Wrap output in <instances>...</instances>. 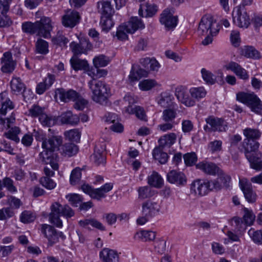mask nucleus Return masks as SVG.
I'll use <instances>...</instances> for the list:
<instances>
[{
    "mask_svg": "<svg viewBox=\"0 0 262 262\" xmlns=\"http://www.w3.org/2000/svg\"><path fill=\"white\" fill-rule=\"evenodd\" d=\"M244 214L243 216V221L247 226L251 225L253 224L255 220V215L252 210H249L247 208H244Z\"/></svg>",
    "mask_w": 262,
    "mask_h": 262,
    "instance_id": "09e8293b",
    "label": "nucleus"
},
{
    "mask_svg": "<svg viewBox=\"0 0 262 262\" xmlns=\"http://www.w3.org/2000/svg\"><path fill=\"white\" fill-rule=\"evenodd\" d=\"M49 214V221L56 227L61 228L63 226L60 216L69 220L75 215L74 211L68 205H61L58 202L53 203L51 207Z\"/></svg>",
    "mask_w": 262,
    "mask_h": 262,
    "instance_id": "7ed1b4c3",
    "label": "nucleus"
},
{
    "mask_svg": "<svg viewBox=\"0 0 262 262\" xmlns=\"http://www.w3.org/2000/svg\"><path fill=\"white\" fill-rule=\"evenodd\" d=\"M1 71L5 73H11L15 69V62L12 59V54L9 52L4 53L1 58Z\"/></svg>",
    "mask_w": 262,
    "mask_h": 262,
    "instance_id": "412c9836",
    "label": "nucleus"
},
{
    "mask_svg": "<svg viewBox=\"0 0 262 262\" xmlns=\"http://www.w3.org/2000/svg\"><path fill=\"white\" fill-rule=\"evenodd\" d=\"M233 21L234 24L241 28H247L250 24V19L247 12L242 11L241 9L237 8L232 13Z\"/></svg>",
    "mask_w": 262,
    "mask_h": 262,
    "instance_id": "f8f14e48",
    "label": "nucleus"
},
{
    "mask_svg": "<svg viewBox=\"0 0 262 262\" xmlns=\"http://www.w3.org/2000/svg\"><path fill=\"white\" fill-rule=\"evenodd\" d=\"M178 106L168 108L163 111L162 118L165 122H173L177 116Z\"/></svg>",
    "mask_w": 262,
    "mask_h": 262,
    "instance_id": "e433bc0d",
    "label": "nucleus"
},
{
    "mask_svg": "<svg viewBox=\"0 0 262 262\" xmlns=\"http://www.w3.org/2000/svg\"><path fill=\"white\" fill-rule=\"evenodd\" d=\"M66 198L74 207H77L82 202L81 196L78 194H71L66 196Z\"/></svg>",
    "mask_w": 262,
    "mask_h": 262,
    "instance_id": "0e129e2a",
    "label": "nucleus"
},
{
    "mask_svg": "<svg viewBox=\"0 0 262 262\" xmlns=\"http://www.w3.org/2000/svg\"><path fill=\"white\" fill-rule=\"evenodd\" d=\"M43 149L39 154L38 160L43 164H50L53 170H57L59 166L54 158V152L47 149Z\"/></svg>",
    "mask_w": 262,
    "mask_h": 262,
    "instance_id": "2eb2a0df",
    "label": "nucleus"
},
{
    "mask_svg": "<svg viewBox=\"0 0 262 262\" xmlns=\"http://www.w3.org/2000/svg\"><path fill=\"white\" fill-rule=\"evenodd\" d=\"M94 66L96 68L107 66L109 63L108 58L103 55L95 57L93 59Z\"/></svg>",
    "mask_w": 262,
    "mask_h": 262,
    "instance_id": "5fc2aeb1",
    "label": "nucleus"
},
{
    "mask_svg": "<svg viewBox=\"0 0 262 262\" xmlns=\"http://www.w3.org/2000/svg\"><path fill=\"white\" fill-rule=\"evenodd\" d=\"M236 99L249 106L252 112L262 114V103L253 93H238L236 94Z\"/></svg>",
    "mask_w": 262,
    "mask_h": 262,
    "instance_id": "423d86ee",
    "label": "nucleus"
},
{
    "mask_svg": "<svg viewBox=\"0 0 262 262\" xmlns=\"http://www.w3.org/2000/svg\"><path fill=\"white\" fill-rule=\"evenodd\" d=\"M260 133L256 129L247 128L244 130V135L246 137L245 139L254 140L258 139L260 136Z\"/></svg>",
    "mask_w": 262,
    "mask_h": 262,
    "instance_id": "49530a36",
    "label": "nucleus"
},
{
    "mask_svg": "<svg viewBox=\"0 0 262 262\" xmlns=\"http://www.w3.org/2000/svg\"><path fill=\"white\" fill-rule=\"evenodd\" d=\"M62 143V138L61 136L52 135L42 141L41 147L43 149H47L54 152L56 150H60L59 147Z\"/></svg>",
    "mask_w": 262,
    "mask_h": 262,
    "instance_id": "dca6fc26",
    "label": "nucleus"
},
{
    "mask_svg": "<svg viewBox=\"0 0 262 262\" xmlns=\"http://www.w3.org/2000/svg\"><path fill=\"white\" fill-rule=\"evenodd\" d=\"M196 168L207 174L212 176L221 173V170L215 163L207 161L199 162L196 165Z\"/></svg>",
    "mask_w": 262,
    "mask_h": 262,
    "instance_id": "aec40b11",
    "label": "nucleus"
},
{
    "mask_svg": "<svg viewBox=\"0 0 262 262\" xmlns=\"http://www.w3.org/2000/svg\"><path fill=\"white\" fill-rule=\"evenodd\" d=\"M207 123L204 126V129L206 132H225L227 128V123L222 118L211 116L206 118Z\"/></svg>",
    "mask_w": 262,
    "mask_h": 262,
    "instance_id": "9d476101",
    "label": "nucleus"
},
{
    "mask_svg": "<svg viewBox=\"0 0 262 262\" xmlns=\"http://www.w3.org/2000/svg\"><path fill=\"white\" fill-rule=\"evenodd\" d=\"M105 150V148H102L100 149L97 146L96 147L94 153L92 156V159L95 165L99 166L105 164L106 162Z\"/></svg>",
    "mask_w": 262,
    "mask_h": 262,
    "instance_id": "c85d7f7f",
    "label": "nucleus"
},
{
    "mask_svg": "<svg viewBox=\"0 0 262 262\" xmlns=\"http://www.w3.org/2000/svg\"><path fill=\"white\" fill-rule=\"evenodd\" d=\"M39 121L43 126L51 127L56 123L57 118L55 116H49L43 113L40 116Z\"/></svg>",
    "mask_w": 262,
    "mask_h": 262,
    "instance_id": "a19ab883",
    "label": "nucleus"
},
{
    "mask_svg": "<svg viewBox=\"0 0 262 262\" xmlns=\"http://www.w3.org/2000/svg\"><path fill=\"white\" fill-rule=\"evenodd\" d=\"M241 54L247 58L252 59L260 58V53L252 46H245L241 48Z\"/></svg>",
    "mask_w": 262,
    "mask_h": 262,
    "instance_id": "473e14b6",
    "label": "nucleus"
},
{
    "mask_svg": "<svg viewBox=\"0 0 262 262\" xmlns=\"http://www.w3.org/2000/svg\"><path fill=\"white\" fill-rule=\"evenodd\" d=\"M217 175L218 178L214 180H218L219 183L221 184V188L222 187L226 188L229 187V183L231 180L230 177L225 173L222 169L221 170V173L219 172Z\"/></svg>",
    "mask_w": 262,
    "mask_h": 262,
    "instance_id": "8fccbe9b",
    "label": "nucleus"
},
{
    "mask_svg": "<svg viewBox=\"0 0 262 262\" xmlns=\"http://www.w3.org/2000/svg\"><path fill=\"white\" fill-rule=\"evenodd\" d=\"M177 138L174 133H170L161 137L159 139L160 147L164 148L165 147H170L176 142Z\"/></svg>",
    "mask_w": 262,
    "mask_h": 262,
    "instance_id": "7c9ffc66",
    "label": "nucleus"
},
{
    "mask_svg": "<svg viewBox=\"0 0 262 262\" xmlns=\"http://www.w3.org/2000/svg\"><path fill=\"white\" fill-rule=\"evenodd\" d=\"M147 75L148 72L146 70L137 68L135 65H133L128 76V80L130 83L133 84L135 82L139 81L142 77H146Z\"/></svg>",
    "mask_w": 262,
    "mask_h": 262,
    "instance_id": "b1692460",
    "label": "nucleus"
},
{
    "mask_svg": "<svg viewBox=\"0 0 262 262\" xmlns=\"http://www.w3.org/2000/svg\"><path fill=\"white\" fill-rule=\"evenodd\" d=\"M124 25L127 28V32L129 33H134L137 30L145 28V25L142 21L137 16L132 17Z\"/></svg>",
    "mask_w": 262,
    "mask_h": 262,
    "instance_id": "a878e982",
    "label": "nucleus"
},
{
    "mask_svg": "<svg viewBox=\"0 0 262 262\" xmlns=\"http://www.w3.org/2000/svg\"><path fill=\"white\" fill-rule=\"evenodd\" d=\"M154 247L156 252L162 254L164 253L166 249V242L163 239L156 241L154 242Z\"/></svg>",
    "mask_w": 262,
    "mask_h": 262,
    "instance_id": "338daca9",
    "label": "nucleus"
},
{
    "mask_svg": "<svg viewBox=\"0 0 262 262\" xmlns=\"http://www.w3.org/2000/svg\"><path fill=\"white\" fill-rule=\"evenodd\" d=\"M52 41L54 45L61 47H67V44L69 42V39L64 35L57 34L52 39Z\"/></svg>",
    "mask_w": 262,
    "mask_h": 262,
    "instance_id": "6e6d98bb",
    "label": "nucleus"
},
{
    "mask_svg": "<svg viewBox=\"0 0 262 262\" xmlns=\"http://www.w3.org/2000/svg\"><path fill=\"white\" fill-rule=\"evenodd\" d=\"M89 85L93 93V100L97 103L106 105L110 94L107 85L104 81L93 78L89 82Z\"/></svg>",
    "mask_w": 262,
    "mask_h": 262,
    "instance_id": "20e7f679",
    "label": "nucleus"
},
{
    "mask_svg": "<svg viewBox=\"0 0 262 262\" xmlns=\"http://www.w3.org/2000/svg\"><path fill=\"white\" fill-rule=\"evenodd\" d=\"M248 234L255 243L262 244V230L255 231L251 229L248 231Z\"/></svg>",
    "mask_w": 262,
    "mask_h": 262,
    "instance_id": "052dcab7",
    "label": "nucleus"
},
{
    "mask_svg": "<svg viewBox=\"0 0 262 262\" xmlns=\"http://www.w3.org/2000/svg\"><path fill=\"white\" fill-rule=\"evenodd\" d=\"M79 13L75 11H69L62 16V25L68 28H73L80 21Z\"/></svg>",
    "mask_w": 262,
    "mask_h": 262,
    "instance_id": "f3484780",
    "label": "nucleus"
},
{
    "mask_svg": "<svg viewBox=\"0 0 262 262\" xmlns=\"http://www.w3.org/2000/svg\"><path fill=\"white\" fill-rule=\"evenodd\" d=\"M175 95L178 100L187 107L192 106L195 105L193 98L190 94V91L183 86L176 88Z\"/></svg>",
    "mask_w": 262,
    "mask_h": 262,
    "instance_id": "9b49d317",
    "label": "nucleus"
},
{
    "mask_svg": "<svg viewBox=\"0 0 262 262\" xmlns=\"http://www.w3.org/2000/svg\"><path fill=\"white\" fill-rule=\"evenodd\" d=\"M148 183L150 186L160 188L163 185V179L158 172L154 171L148 177Z\"/></svg>",
    "mask_w": 262,
    "mask_h": 262,
    "instance_id": "ea45409f",
    "label": "nucleus"
},
{
    "mask_svg": "<svg viewBox=\"0 0 262 262\" xmlns=\"http://www.w3.org/2000/svg\"><path fill=\"white\" fill-rule=\"evenodd\" d=\"M81 178V169L76 167L74 169L70 175V182L72 185H76L80 181Z\"/></svg>",
    "mask_w": 262,
    "mask_h": 262,
    "instance_id": "de8ad7c7",
    "label": "nucleus"
},
{
    "mask_svg": "<svg viewBox=\"0 0 262 262\" xmlns=\"http://www.w3.org/2000/svg\"><path fill=\"white\" fill-rule=\"evenodd\" d=\"M156 82L152 79H145L140 81L139 83V88L142 91H148L154 88Z\"/></svg>",
    "mask_w": 262,
    "mask_h": 262,
    "instance_id": "4d7b16f0",
    "label": "nucleus"
},
{
    "mask_svg": "<svg viewBox=\"0 0 262 262\" xmlns=\"http://www.w3.org/2000/svg\"><path fill=\"white\" fill-rule=\"evenodd\" d=\"M190 94L193 98L194 104L196 101L204 97L206 95V91L203 88H192L190 89Z\"/></svg>",
    "mask_w": 262,
    "mask_h": 262,
    "instance_id": "c03bdc74",
    "label": "nucleus"
},
{
    "mask_svg": "<svg viewBox=\"0 0 262 262\" xmlns=\"http://www.w3.org/2000/svg\"><path fill=\"white\" fill-rule=\"evenodd\" d=\"M208 148L212 154L219 152L222 150V141L215 140L208 143Z\"/></svg>",
    "mask_w": 262,
    "mask_h": 262,
    "instance_id": "864d4df0",
    "label": "nucleus"
},
{
    "mask_svg": "<svg viewBox=\"0 0 262 262\" xmlns=\"http://www.w3.org/2000/svg\"><path fill=\"white\" fill-rule=\"evenodd\" d=\"M160 21L162 25L165 26L166 28L170 30L176 27L178 17L173 16L169 10L165 9L161 14Z\"/></svg>",
    "mask_w": 262,
    "mask_h": 262,
    "instance_id": "6ab92c4d",
    "label": "nucleus"
},
{
    "mask_svg": "<svg viewBox=\"0 0 262 262\" xmlns=\"http://www.w3.org/2000/svg\"><path fill=\"white\" fill-rule=\"evenodd\" d=\"M91 47L92 45L89 41L85 38L80 39L79 42L73 41L70 45V47L74 53V56L85 54L91 49Z\"/></svg>",
    "mask_w": 262,
    "mask_h": 262,
    "instance_id": "4468645a",
    "label": "nucleus"
},
{
    "mask_svg": "<svg viewBox=\"0 0 262 262\" xmlns=\"http://www.w3.org/2000/svg\"><path fill=\"white\" fill-rule=\"evenodd\" d=\"M70 63L72 68L75 71L88 70L89 64L86 60H82L77 56H73L70 59Z\"/></svg>",
    "mask_w": 262,
    "mask_h": 262,
    "instance_id": "2f4dec72",
    "label": "nucleus"
},
{
    "mask_svg": "<svg viewBox=\"0 0 262 262\" xmlns=\"http://www.w3.org/2000/svg\"><path fill=\"white\" fill-rule=\"evenodd\" d=\"M239 184L245 199L249 203L255 202L256 200V194L253 190L252 184L246 179L239 180Z\"/></svg>",
    "mask_w": 262,
    "mask_h": 262,
    "instance_id": "ddd939ff",
    "label": "nucleus"
},
{
    "mask_svg": "<svg viewBox=\"0 0 262 262\" xmlns=\"http://www.w3.org/2000/svg\"><path fill=\"white\" fill-rule=\"evenodd\" d=\"M66 138L70 141L78 142L80 140V133L77 129H71L64 132Z\"/></svg>",
    "mask_w": 262,
    "mask_h": 262,
    "instance_id": "3c124183",
    "label": "nucleus"
},
{
    "mask_svg": "<svg viewBox=\"0 0 262 262\" xmlns=\"http://www.w3.org/2000/svg\"><path fill=\"white\" fill-rule=\"evenodd\" d=\"M60 121L62 124L75 125L79 122V117L78 116L73 115L70 111H69L61 115Z\"/></svg>",
    "mask_w": 262,
    "mask_h": 262,
    "instance_id": "c756f323",
    "label": "nucleus"
},
{
    "mask_svg": "<svg viewBox=\"0 0 262 262\" xmlns=\"http://www.w3.org/2000/svg\"><path fill=\"white\" fill-rule=\"evenodd\" d=\"M127 28L125 25H120L117 29L116 32V36L117 38L120 40H125L127 39Z\"/></svg>",
    "mask_w": 262,
    "mask_h": 262,
    "instance_id": "69168bd1",
    "label": "nucleus"
},
{
    "mask_svg": "<svg viewBox=\"0 0 262 262\" xmlns=\"http://www.w3.org/2000/svg\"><path fill=\"white\" fill-rule=\"evenodd\" d=\"M225 68L226 70L232 71L239 79L245 81L249 79L248 72L235 62L231 61L226 64Z\"/></svg>",
    "mask_w": 262,
    "mask_h": 262,
    "instance_id": "4be33fe9",
    "label": "nucleus"
},
{
    "mask_svg": "<svg viewBox=\"0 0 262 262\" xmlns=\"http://www.w3.org/2000/svg\"><path fill=\"white\" fill-rule=\"evenodd\" d=\"M56 95L58 96L59 99L64 102L69 101H75L79 94L75 91L69 90L66 91L63 89H58L56 91Z\"/></svg>",
    "mask_w": 262,
    "mask_h": 262,
    "instance_id": "5701e85b",
    "label": "nucleus"
},
{
    "mask_svg": "<svg viewBox=\"0 0 262 262\" xmlns=\"http://www.w3.org/2000/svg\"><path fill=\"white\" fill-rule=\"evenodd\" d=\"M158 104L165 109L178 106L177 104L174 102L173 96L166 93H162L161 95Z\"/></svg>",
    "mask_w": 262,
    "mask_h": 262,
    "instance_id": "bb28decb",
    "label": "nucleus"
},
{
    "mask_svg": "<svg viewBox=\"0 0 262 262\" xmlns=\"http://www.w3.org/2000/svg\"><path fill=\"white\" fill-rule=\"evenodd\" d=\"M167 180L170 183L177 186H184L187 183V178L185 174L175 170H172L167 173Z\"/></svg>",
    "mask_w": 262,
    "mask_h": 262,
    "instance_id": "a211bd4d",
    "label": "nucleus"
},
{
    "mask_svg": "<svg viewBox=\"0 0 262 262\" xmlns=\"http://www.w3.org/2000/svg\"><path fill=\"white\" fill-rule=\"evenodd\" d=\"M99 256L103 262H119L117 252L108 248H103L100 252Z\"/></svg>",
    "mask_w": 262,
    "mask_h": 262,
    "instance_id": "393cba45",
    "label": "nucleus"
},
{
    "mask_svg": "<svg viewBox=\"0 0 262 262\" xmlns=\"http://www.w3.org/2000/svg\"><path fill=\"white\" fill-rule=\"evenodd\" d=\"M78 147L75 144L68 142L64 144L60 148L61 154L64 157H71L78 151Z\"/></svg>",
    "mask_w": 262,
    "mask_h": 262,
    "instance_id": "cd10ccee",
    "label": "nucleus"
},
{
    "mask_svg": "<svg viewBox=\"0 0 262 262\" xmlns=\"http://www.w3.org/2000/svg\"><path fill=\"white\" fill-rule=\"evenodd\" d=\"M140 63L145 68L151 71H157L160 68V64L155 58H150L146 57L141 58L140 60Z\"/></svg>",
    "mask_w": 262,
    "mask_h": 262,
    "instance_id": "f704fd0d",
    "label": "nucleus"
},
{
    "mask_svg": "<svg viewBox=\"0 0 262 262\" xmlns=\"http://www.w3.org/2000/svg\"><path fill=\"white\" fill-rule=\"evenodd\" d=\"M41 232L48 239V245L52 246L59 242V238L64 240L66 236L61 231H57L53 226L48 224H42Z\"/></svg>",
    "mask_w": 262,
    "mask_h": 262,
    "instance_id": "1a4fd4ad",
    "label": "nucleus"
},
{
    "mask_svg": "<svg viewBox=\"0 0 262 262\" xmlns=\"http://www.w3.org/2000/svg\"><path fill=\"white\" fill-rule=\"evenodd\" d=\"M183 158L187 166H192L197 161V156L194 152L187 153L183 156Z\"/></svg>",
    "mask_w": 262,
    "mask_h": 262,
    "instance_id": "680f3d73",
    "label": "nucleus"
},
{
    "mask_svg": "<svg viewBox=\"0 0 262 262\" xmlns=\"http://www.w3.org/2000/svg\"><path fill=\"white\" fill-rule=\"evenodd\" d=\"M3 187H6L7 190L11 192L17 191L16 187L13 184V181L10 178L6 177L3 180Z\"/></svg>",
    "mask_w": 262,
    "mask_h": 262,
    "instance_id": "e2e57ef3",
    "label": "nucleus"
},
{
    "mask_svg": "<svg viewBox=\"0 0 262 262\" xmlns=\"http://www.w3.org/2000/svg\"><path fill=\"white\" fill-rule=\"evenodd\" d=\"M112 16L106 15L101 16L100 24L103 31L107 32L114 26Z\"/></svg>",
    "mask_w": 262,
    "mask_h": 262,
    "instance_id": "37998d69",
    "label": "nucleus"
},
{
    "mask_svg": "<svg viewBox=\"0 0 262 262\" xmlns=\"http://www.w3.org/2000/svg\"><path fill=\"white\" fill-rule=\"evenodd\" d=\"M201 73L204 80L209 84H213L216 81V76L211 72L205 69L201 70Z\"/></svg>",
    "mask_w": 262,
    "mask_h": 262,
    "instance_id": "603ef678",
    "label": "nucleus"
},
{
    "mask_svg": "<svg viewBox=\"0 0 262 262\" xmlns=\"http://www.w3.org/2000/svg\"><path fill=\"white\" fill-rule=\"evenodd\" d=\"M160 210L159 205L155 202L148 200L142 205V216L138 218L137 222L139 225H144Z\"/></svg>",
    "mask_w": 262,
    "mask_h": 262,
    "instance_id": "6e6552de",
    "label": "nucleus"
},
{
    "mask_svg": "<svg viewBox=\"0 0 262 262\" xmlns=\"http://www.w3.org/2000/svg\"><path fill=\"white\" fill-rule=\"evenodd\" d=\"M40 183L46 188L51 190L54 188L56 184L50 177H42L39 180Z\"/></svg>",
    "mask_w": 262,
    "mask_h": 262,
    "instance_id": "13d9d810",
    "label": "nucleus"
},
{
    "mask_svg": "<svg viewBox=\"0 0 262 262\" xmlns=\"http://www.w3.org/2000/svg\"><path fill=\"white\" fill-rule=\"evenodd\" d=\"M139 198L144 199L151 197L153 194L151 191V189L148 186L140 187L138 189Z\"/></svg>",
    "mask_w": 262,
    "mask_h": 262,
    "instance_id": "bf43d9fd",
    "label": "nucleus"
},
{
    "mask_svg": "<svg viewBox=\"0 0 262 262\" xmlns=\"http://www.w3.org/2000/svg\"><path fill=\"white\" fill-rule=\"evenodd\" d=\"M12 93L18 95L26 90V86L19 77L13 78L10 82Z\"/></svg>",
    "mask_w": 262,
    "mask_h": 262,
    "instance_id": "72a5a7b5",
    "label": "nucleus"
},
{
    "mask_svg": "<svg viewBox=\"0 0 262 262\" xmlns=\"http://www.w3.org/2000/svg\"><path fill=\"white\" fill-rule=\"evenodd\" d=\"M163 148L158 146L154 148L152 151V156L154 159L159 162L161 164H165L168 160L167 154L163 151Z\"/></svg>",
    "mask_w": 262,
    "mask_h": 262,
    "instance_id": "c9c22d12",
    "label": "nucleus"
},
{
    "mask_svg": "<svg viewBox=\"0 0 262 262\" xmlns=\"http://www.w3.org/2000/svg\"><path fill=\"white\" fill-rule=\"evenodd\" d=\"M22 30L26 33L31 35L36 34L37 35L45 38L51 37V31L52 26L50 18L42 16L39 20L35 23L26 21L22 24Z\"/></svg>",
    "mask_w": 262,
    "mask_h": 262,
    "instance_id": "f257e3e1",
    "label": "nucleus"
},
{
    "mask_svg": "<svg viewBox=\"0 0 262 262\" xmlns=\"http://www.w3.org/2000/svg\"><path fill=\"white\" fill-rule=\"evenodd\" d=\"M259 143L254 140L244 139L243 147L245 155L252 168L258 170L261 167V154L258 151Z\"/></svg>",
    "mask_w": 262,
    "mask_h": 262,
    "instance_id": "f03ea898",
    "label": "nucleus"
},
{
    "mask_svg": "<svg viewBox=\"0 0 262 262\" xmlns=\"http://www.w3.org/2000/svg\"><path fill=\"white\" fill-rule=\"evenodd\" d=\"M99 11L102 15L112 16L114 10L111 2L107 1H102L98 3Z\"/></svg>",
    "mask_w": 262,
    "mask_h": 262,
    "instance_id": "4c0bfd02",
    "label": "nucleus"
},
{
    "mask_svg": "<svg viewBox=\"0 0 262 262\" xmlns=\"http://www.w3.org/2000/svg\"><path fill=\"white\" fill-rule=\"evenodd\" d=\"M220 26L211 16L202 17L199 26L198 32L200 35L210 34L215 36L219 32Z\"/></svg>",
    "mask_w": 262,
    "mask_h": 262,
    "instance_id": "0eeeda50",
    "label": "nucleus"
},
{
    "mask_svg": "<svg viewBox=\"0 0 262 262\" xmlns=\"http://www.w3.org/2000/svg\"><path fill=\"white\" fill-rule=\"evenodd\" d=\"M221 189V184L218 180H200L194 181L191 185L190 190L195 194L203 196L209 191Z\"/></svg>",
    "mask_w": 262,
    "mask_h": 262,
    "instance_id": "39448f33",
    "label": "nucleus"
},
{
    "mask_svg": "<svg viewBox=\"0 0 262 262\" xmlns=\"http://www.w3.org/2000/svg\"><path fill=\"white\" fill-rule=\"evenodd\" d=\"M36 52L39 54L46 55L49 53V44L47 41L38 39L35 43Z\"/></svg>",
    "mask_w": 262,
    "mask_h": 262,
    "instance_id": "79ce46f5",
    "label": "nucleus"
},
{
    "mask_svg": "<svg viewBox=\"0 0 262 262\" xmlns=\"http://www.w3.org/2000/svg\"><path fill=\"white\" fill-rule=\"evenodd\" d=\"M156 237V232L151 231L142 230L137 232L134 238L143 241H152Z\"/></svg>",
    "mask_w": 262,
    "mask_h": 262,
    "instance_id": "58836bf2",
    "label": "nucleus"
},
{
    "mask_svg": "<svg viewBox=\"0 0 262 262\" xmlns=\"http://www.w3.org/2000/svg\"><path fill=\"white\" fill-rule=\"evenodd\" d=\"M20 129L18 127H14L10 128L7 132H5L4 136L7 138L18 143L19 141V139L18 137V135L20 133Z\"/></svg>",
    "mask_w": 262,
    "mask_h": 262,
    "instance_id": "a18cd8bd",
    "label": "nucleus"
},
{
    "mask_svg": "<svg viewBox=\"0 0 262 262\" xmlns=\"http://www.w3.org/2000/svg\"><path fill=\"white\" fill-rule=\"evenodd\" d=\"M14 214L11 208H3L0 209V220H6Z\"/></svg>",
    "mask_w": 262,
    "mask_h": 262,
    "instance_id": "774afa93",
    "label": "nucleus"
}]
</instances>
